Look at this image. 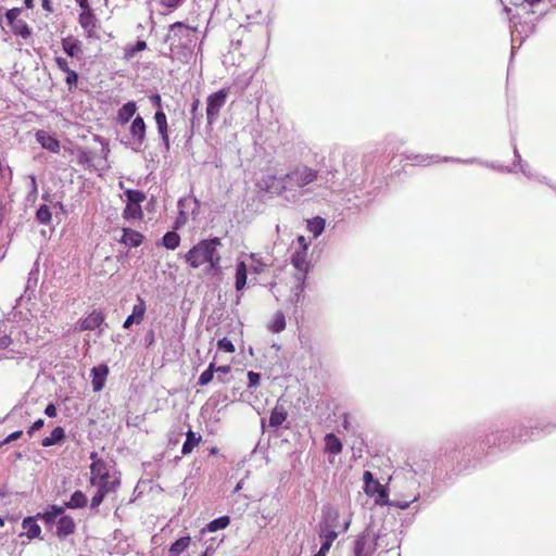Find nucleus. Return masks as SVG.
Here are the masks:
<instances>
[{
	"label": "nucleus",
	"mask_w": 556,
	"mask_h": 556,
	"mask_svg": "<svg viewBox=\"0 0 556 556\" xmlns=\"http://www.w3.org/2000/svg\"><path fill=\"white\" fill-rule=\"evenodd\" d=\"M22 435H23V431H22V430H16V431L12 432L11 434H9V435H8V437L2 441V443H3V445H4V444H8V443H10V442H12V441H15V440L20 439Z\"/></svg>",
	"instance_id": "6e6d98bb"
},
{
	"label": "nucleus",
	"mask_w": 556,
	"mask_h": 556,
	"mask_svg": "<svg viewBox=\"0 0 556 556\" xmlns=\"http://www.w3.org/2000/svg\"><path fill=\"white\" fill-rule=\"evenodd\" d=\"M298 243H299V248H300L298 251L307 252L308 242L306 241L305 237L299 236L298 237Z\"/></svg>",
	"instance_id": "bf43d9fd"
},
{
	"label": "nucleus",
	"mask_w": 556,
	"mask_h": 556,
	"mask_svg": "<svg viewBox=\"0 0 556 556\" xmlns=\"http://www.w3.org/2000/svg\"><path fill=\"white\" fill-rule=\"evenodd\" d=\"M197 28L186 25L182 22H175L169 27L167 40L172 42H178L179 45L188 46L193 40L191 37L192 33H195Z\"/></svg>",
	"instance_id": "1a4fd4ad"
},
{
	"label": "nucleus",
	"mask_w": 556,
	"mask_h": 556,
	"mask_svg": "<svg viewBox=\"0 0 556 556\" xmlns=\"http://www.w3.org/2000/svg\"><path fill=\"white\" fill-rule=\"evenodd\" d=\"M45 425V420L39 418L37 419L27 430V434L31 437L35 431L40 430Z\"/></svg>",
	"instance_id": "5fc2aeb1"
},
{
	"label": "nucleus",
	"mask_w": 556,
	"mask_h": 556,
	"mask_svg": "<svg viewBox=\"0 0 556 556\" xmlns=\"http://www.w3.org/2000/svg\"><path fill=\"white\" fill-rule=\"evenodd\" d=\"M230 523V518L228 516L218 517L211 522L207 523L206 528L202 529L201 533L205 534L206 532H215L217 530L225 529Z\"/></svg>",
	"instance_id": "473e14b6"
},
{
	"label": "nucleus",
	"mask_w": 556,
	"mask_h": 556,
	"mask_svg": "<svg viewBox=\"0 0 556 556\" xmlns=\"http://www.w3.org/2000/svg\"><path fill=\"white\" fill-rule=\"evenodd\" d=\"M291 263L299 271L296 275H305L309 271L311 264L306 260V252L295 251L291 256Z\"/></svg>",
	"instance_id": "a878e982"
},
{
	"label": "nucleus",
	"mask_w": 556,
	"mask_h": 556,
	"mask_svg": "<svg viewBox=\"0 0 556 556\" xmlns=\"http://www.w3.org/2000/svg\"><path fill=\"white\" fill-rule=\"evenodd\" d=\"M364 492L375 497V503L380 506L389 503V494L386 485H382L368 470L363 473Z\"/></svg>",
	"instance_id": "7ed1b4c3"
},
{
	"label": "nucleus",
	"mask_w": 556,
	"mask_h": 556,
	"mask_svg": "<svg viewBox=\"0 0 556 556\" xmlns=\"http://www.w3.org/2000/svg\"><path fill=\"white\" fill-rule=\"evenodd\" d=\"M217 346L219 350H223L227 353L235 352L233 343L230 340H228L227 338H223V339L218 340Z\"/></svg>",
	"instance_id": "49530a36"
},
{
	"label": "nucleus",
	"mask_w": 556,
	"mask_h": 556,
	"mask_svg": "<svg viewBox=\"0 0 556 556\" xmlns=\"http://www.w3.org/2000/svg\"><path fill=\"white\" fill-rule=\"evenodd\" d=\"M151 101L159 108V110L162 109V99L160 94H153L151 97Z\"/></svg>",
	"instance_id": "774afa93"
},
{
	"label": "nucleus",
	"mask_w": 556,
	"mask_h": 556,
	"mask_svg": "<svg viewBox=\"0 0 556 556\" xmlns=\"http://www.w3.org/2000/svg\"><path fill=\"white\" fill-rule=\"evenodd\" d=\"M336 529L337 528H319L318 534L323 540L333 543L338 536Z\"/></svg>",
	"instance_id": "37998d69"
},
{
	"label": "nucleus",
	"mask_w": 556,
	"mask_h": 556,
	"mask_svg": "<svg viewBox=\"0 0 556 556\" xmlns=\"http://www.w3.org/2000/svg\"><path fill=\"white\" fill-rule=\"evenodd\" d=\"M268 329L274 333H279L286 329V318L282 312H277L274 316L273 323Z\"/></svg>",
	"instance_id": "58836bf2"
},
{
	"label": "nucleus",
	"mask_w": 556,
	"mask_h": 556,
	"mask_svg": "<svg viewBox=\"0 0 556 556\" xmlns=\"http://www.w3.org/2000/svg\"><path fill=\"white\" fill-rule=\"evenodd\" d=\"M64 513V507L58 505H51L49 510L38 513L37 517L43 521L46 527L51 529L54 525L56 526V518Z\"/></svg>",
	"instance_id": "aec40b11"
},
{
	"label": "nucleus",
	"mask_w": 556,
	"mask_h": 556,
	"mask_svg": "<svg viewBox=\"0 0 556 556\" xmlns=\"http://www.w3.org/2000/svg\"><path fill=\"white\" fill-rule=\"evenodd\" d=\"M104 497H105V495L103 494V492L98 489V491L91 498L90 508L96 509L98 506H100V504L103 502Z\"/></svg>",
	"instance_id": "8fccbe9b"
},
{
	"label": "nucleus",
	"mask_w": 556,
	"mask_h": 556,
	"mask_svg": "<svg viewBox=\"0 0 556 556\" xmlns=\"http://www.w3.org/2000/svg\"><path fill=\"white\" fill-rule=\"evenodd\" d=\"M37 220L40 224L48 225L51 222L52 215L48 205L42 204L39 206L36 213Z\"/></svg>",
	"instance_id": "79ce46f5"
},
{
	"label": "nucleus",
	"mask_w": 556,
	"mask_h": 556,
	"mask_svg": "<svg viewBox=\"0 0 556 556\" xmlns=\"http://www.w3.org/2000/svg\"><path fill=\"white\" fill-rule=\"evenodd\" d=\"M146 139L147 124L140 115H137L129 125L126 143L135 150H140L144 146Z\"/></svg>",
	"instance_id": "39448f33"
},
{
	"label": "nucleus",
	"mask_w": 556,
	"mask_h": 556,
	"mask_svg": "<svg viewBox=\"0 0 556 556\" xmlns=\"http://www.w3.org/2000/svg\"><path fill=\"white\" fill-rule=\"evenodd\" d=\"M143 239L144 237L140 232L131 228H123V236L119 242L130 248H137L143 242Z\"/></svg>",
	"instance_id": "b1692460"
},
{
	"label": "nucleus",
	"mask_w": 556,
	"mask_h": 556,
	"mask_svg": "<svg viewBox=\"0 0 556 556\" xmlns=\"http://www.w3.org/2000/svg\"><path fill=\"white\" fill-rule=\"evenodd\" d=\"M180 243V236L176 231H167L162 238V244L168 250H175Z\"/></svg>",
	"instance_id": "4c0bfd02"
},
{
	"label": "nucleus",
	"mask_w": 556,
	"mask_h": 556,
	"mask_svg": "<svg viewBox=\"0 0 556 556\" xmlns=\"http://www.w3.org/2000/svg\"><path fill=\"white\" fill-rule=\"evenodd\" d=\"M147 309L146 302L141 296H137V304L134 305L131 314L125 319L123 327L130 328L134 324L139 325L144 317Z\"/></svg>",
	"instance_id": "ddd939ff"
},
{
	"label": "nucleus",
	"mask_w": 556,
	"mask_h": 556,
	"mask_svg": "<svg viewBox=\"0 0 556 556\" xmlns=\"http://www.w3.org/2000/svg\"><path fill=\"white\" fill-rule=\"evenodd\" d=\"M182 0H161V4L167 9H176Z\"/></svg>",
	"instance_id": "4d7b16f0"
},
{
	"label": "nucleus",
	"mask_w": 556,
	"mask_h": 556,
	"mask_svg": "<svg viewBox=\"0 0 556 556\" xmlns=\"http://www.w3.org/2000/svg\"><path fill=\"white\" fill-rule=\"evenodd\" d=\"M185 205H193L192 214L199 208V202L194 198H182L178 201L179 215L176 219V228L188 220V212L185 211Z\"/></svg>",
	"instance_id": "5701e85b"
},
{
	"label": "nucleus",
	"mask_w": 556,
	"mask_h": 556,
	"mask_svg": "<svg viewBox=\"0 0 556 556\" xmlns=\"http://www.w3.org/2000/svg\"><path fill=\"white\" fill-rule=\"evenodd\" d=\"M201 435L200 434H197L195 432H193L192 430H189L187 433H186V441L184 442L182 444V448H181V453L182 455H188L192 452V450L194 448V446H197L199 444V442L201 441Z\"/></svg>",
	"instance_id": "7c9ffc66"
},
{
	"label": "nucleus",
	"mask_w": 556,
	"mask_h": 556,
	"mask_svg": "<svg viewBox=\"0 0 556 556\" xmlns=\"http://www.w3.org/2000/svg\"><path fill=\"white\" fill-rule=\"evenodd\" d=\"M155 124L157 127V131L161 136V139L166 147V149L169 148V136H168V124H167V117L166 114L162 109L157 110L154 115Z\"/></svg>",
	"instance_id": "a211bd4d"
},
{
	"label": "nucleus",
	"mask_w": 556,
	"mask_h": 556,
	"mask_svg": "<svg viewBox=\"0 0 556 556\" xmlns=\"http://www.w3.org/2000/svg\"><path fill=\"white\" fill-rule=\"evenodd\" d=\"M54 60H55V64H56L58 68L60 71H62L63 73H66L67 71L71 70L66 59H64L62 56H55Z\"/></svg>",
	"instance_id": "864d4df0"
},
{
	"label": "nucleus",
	"mask_w": 556,
	"mask_h": 556,
	"mask_svg": "<svg viewBox=\"0 0 556 556\" xmlns=\"http://www.w3.org/2000/svg\"><path fill=\"white\" fill-rule=\"evenodd\" d=\"M121 484V481L117 477L110 480V478L99 480L97 481V486L100 491L103 492L104 495L109 494L110 492H115L118 485Z\"/></svg>",
	"instance_id": "72a5a7b5"
},
{
	"label": "nucleus",
	"mask_w": 556,
	"mask_h": 556,
	"mask_svg": "<svg viewBox=\"0 0 556 556\" xmlns=\"http://www.w3.org/2000/svg\"><path fill=\"white\" fill-rule=\"evenodd\" d=\"M510 434H513L517 441L526 442L528 439H531L533 431L530 432L528 428L520 426L517 429H514L513 433L509 431H501L488 434L484 442L489 445L493 444L505 446L509 441Z\"/></svg>",
	"instance_id": "20e7f679"
},
{
	"label": "nucleus",
	"mask_w": 556,
	"mask_h": 556,
	"mask_svg": "<svg viewBox=\"0 0 556 556\" xmlns=\"http://www.w3.org/2000/svg\"><path fill=\"white\" fill-rule=\"evenodd\" d=\"M76 531V523L74 519L64 515V513L60 516L56 522V531L55 534L59 540H65L68 535L73 534Z\"/></svg>",
	"instance_id": "f8f14e48"
},
{
	"label": "nucleus",
	"mask_w": 556,
	"mask_h": 556,
	"mask_svg": "<svg viewBox=\"0 0 556 556\" xmlns=\"http://www.w3.org/2000/svg\"><path fill=\"white\" fill-rule=\"evenodd\" d=\"M457 450V445L454 444V443H448L446 445H444L441 450H440V457H450L452 452H455Z\"/></svg>",
	"instance_id": "603ef678"
},
{
	"label": "nucleus",
	"mask_w": 556,
	"mask_h": 556,
	"mask_svg": "<svg viewBox=\"0 0 556 556\" xmlns=\"http://www.w3.org/2000/svg\"><path fill=\"white\" fill-rule=\"evenodd\" d=\"M287 417L288 412L281 403V399H279L270 412L268 427L277 430L286 421Z\"/></svg>",
	"instance_id": "2eb2a0df"
},
{
	"label": "nucleus",
	"mask_w": 556,
	"mask_h": 556,
	"mask_svg": "<svg viewBox=\"0 0 556 556\" xmlns=\"http://www.w3.org/2000/svg\"><path fill=\"white\" fill-rule=\"evenodd\" d=\"M296 286L292 290L291 301L293 303H299L303 298L304 289H305V275H295Z\"/></svg>",
	"instance_id": "c9c22d12"
},
{
	"label": "nucleus",
	"mask_w": 556,
	"mask_h": 556,
	"mask_svg": "<svg viewBox=\"0 0 556 556\" xmlns=\"http://www.w3.org/2000/svg\"><path fill=\"white\" fill-rule=\"evenodd\" d=\"M248 379H249L248 389L252 390V389H255L258 387L260 381H261V375L255 371H249Z\"/></svg>",
	"instance_id": "a18cd8bd"
},
{
	"label": "nucleus",
	"mask_w": 556,
	"mask_h": 556,
	"mask_svg": "<svg viewBox=\"0 0 556 556\" xmlns=\"http://www.w3.org/2000/svg\"><path fill=\"white\" fill-rule=\"evenodd\" d=\"M125 195L127 198V203L140 204L142 201L146 200L144 192L140 190L126 189Z\"/></svg>",
	"instance_id": "a19ab883"
},
{
	"label": "nucleus",
	"mask_w": 556,
	"mask_h": 556,
	"mask_svg": "<svg viewBox=\"0 0 556 556\" xmlns=\"http://www.w3.org/2000/svg\"><path fill=\"white\" fill-rule=\"evenodd\" d=\"M41 5L42 9L48 13H52L54 11L50 0H41Z\"/></svg>",
	"instance_id": "69168bd1"
},
{
	"label": "nucleus",
	"mask_w": 556,
	"mask_h": 556,
	"mask_svg": "<svg viewBox=\"0 0 556 556\" xmlns=\"http://www.w3.org/2000/svg\"><path fill=\"white\" fill-rule=\"evenodd\" d=\"M77 5L80 8V12H86L87 10H92L89 0H75Z\"/></svg>",
	"instance_id": "052dcab7"
},
{
	"label": "nucleus",
	"mask_w": 556,
	"mask_h": 556,
	"mask_svg": "<svg viewBox=\"0 0 556 556\" xmlns=\"http://www.w3.org/2000/svg\"><path fill=\"white\" fill-rule=\"evenodd\" d=\"M90 482L92 485L97 484V481L110 478L109 466L103 459H96L90 466Z\"/></svg>",
	"instance_id": "dca6fc26"
},
{
	"label": "nucleus",
	"mask_w": 556,
	"mask_h": 556,
	"mask_svg": "<svg viewBox=\"0 0 556 556\" xmlns=\"http://www.w3.org/2000/svg\"><path fill=\"white\" fill-rule=\"evenodd\" d=\"M219 247H222V241L217 237L200 240L184 255V260L194 269L207 264L206 274L217 275L222 268Z\"/></svg>",
	"instance_id": "f257e3e1"
},
{
	"label": "nucleus",
	"mask_w": 556,
	"mask_h": 556,
	"mask_svg": "<svg viewBox=\"0 0 556 556\" xmlns=\"http://www.w3.org/2000/svg\"><path fill=\"white\" fill-rule=\"evenodd\" d=\"M137 104L135 101H128L127 103H125L122 108H119L117 110V113H116V122L118 125H126L128 124L131 118L135 116V114L137 113Z\"/></svg>",
	"instance_id": "6ab92c4d"
},
{
	"label": "nucleus",
	"mask_w": 556,
	"mask_h": 556,
	"mask_svg": "<svg viewBox=\"0 0 556 556\" xmlns=\"http://www.w3.org/2000/svg\"><path fill=\"white\" fill-rule=\"evenodd\" d=\"M419 495H416L413 497V500L410 501H390L389 500V503H387L386 505L388 506H393V507H396V508H400V509H406L409 507L410 503L413 502H416L418 500Z\"/></svg>",
	"instance_id": "c03bdc74"
},
{
	"label": "nucleus",
	"mask_w": 556,
	"mask_h": 556,
	"mask_svg": "<svg viewBox=\"0 0 556 556\" xmlns=\"http://www.w3.org/2000/svg\"><path fill=\"white\" fill-rule=\"evenodd\" d=\"M21 13L22 9L20 8L10 9L5 13V18L11 28V31L15 36H20L23 39L27 40L31 36V28L24 20L20 18Z\"/></svg>",
	"instance_id": "0eeeda50"
},
{
	"label": "nucleus",
	"mask_w": 556,
	"mask_h": 556,
	"mask_svg": "<svg viewBox=\"0 0 556 556\" xmlns=\"http://www.w3.org/2000/svg\"><path fill=\"white\" fill-rule=\"evenodd\" d=\"M104 321V315L101 312L93 311L86 318L80 320L79 330H93Z\"/></svg>",
	"instance_id": "393cba45"
},
{
	"label": "nucleus",
	"mask_w": 556,
	"mask_h": 556,
	"mask_svg": "<svg viewBox=\"0 0 556 556\" xmlns=\"http://www.w3.org/2000/svg\"><path fill=\"white\" fill-rule=\"evenodd\" d=\"M307 228L311 232L314 233L315 237H317L325 229V220L321 217H315L313 219H309L307 223Z\"/></svg>",
	"instance_id": "ea45409f"
},
{
	"label": "nucleus",
	"mask_w": 556,
	"mask_h": 556,
	"mask_svg": "<svg viewBox=\"0 0 556 556\" xmlns=\"http://www.w3.org/2000/svg\"><path fill=\"white\" fill-rule=\"evenodd\" d=\"M331 545H332L331 542L323 540V543H321V546H320V549L318 551V553L326 556V553L330 549Z\"/></svg>",
	"instance_id": "0e129e2a"
},
{
	"label": "nucleus",
	"mask_w": 556,
	"mask_h": 556,
	"mask_svg": "<svg viewBox=\"0 0 556 556\" xmlns=\"http://www.w3.org/2000/svg\"><path fill=\"white\" fill-rule=\"evenodd\" d=\"M45 414L51 418L55 417L58 414L55 405L52 403L48 404L45 409Z\"/></svg>",
	"instance_id": "13d9d810"
},
{
	"label": "nucleus",
	"mask_w": 556,
	"mask_h": 556,
	"mask_svg": "<svg viewBox=\"0 0 556 556\" xmlns=\"http://www.w3.org/2000/svg\"><path fill=\"white\" fill-rule=\"evenodd\" d=\"M37 519L39 518L36 515L26 517L22 521V527L24 530H26V535L30 540L40 538L41 529L40 526L37 523Z\"/></svg>",
	"instance_id": "bb28decb"
},
{
	"label": "nucleus",
	"mask_w": 556,
	"mask_h": 556,
	"mask_svg": "<svg viewBox=\"0 0 556 556\" xmlns=\"http://www.w3.org/2000/svg\"><path fill=\"white\" fill-rule=\"evenodd\" d=\"M247 265L244 262H240L237 264L236 268V289L237 291H241L247 285Z\"/></svg>",
	"instance_id": "f704fd0d"
},
{
	"label": "nucleus",
	"mask_w": 556,
	"mask_h": 556,
	"mask_svg": "<svg viewBox=\"0 0 556 556\" xmlns=\"http://www.w3.org/2000/svg\"><path fill=\"white\" fill-rule=\"evenodd\" d=\"M90 375L92 377V390L99 392L104 388L109 375V367L105 364L94 366L91 368Z\"/></svg>",
	"instance_id": "4468645a"
},
{
	"label": "nucleus",
	"mask_w": 556,
	"mask_h": 556,
	"mask_svg": "<svg viewBox=\"0 0 556 556\" xmlns=\"http://www.w3.org/2000/svg\"><path fill=\"white\" fill-rule=\"evenodd\" d=\"M229 94V88H223L210 94L206 99V119L212 125L217 117L222 108L226 104Z\"/></svg>",
	"instance_id": "423d86ee"
},
{
	"label": "nucleus",
	"mask_w": 556,
	"mask_h": 556,
	"mask_svg": "<svg viewBox=\"0 0 556 556\" xmlns=\"http://www.w3.org/2000/svg\"><path fill=\"white\" fill-rule=\"evenodd\" d=\"M339 514L338 510L331 506H324L321 520L318 528H338Z\"/></svg>",
	"instance_id": "4be33fe9"
},
{
	"label": "nucleus",
	"mask_w": 556,
	"mask_h": 556,
	"mask_svg": "<svg viewBox=\"0 0 556 556\" xmlns=\"http://www.w3.org/2000/svg\"><path fill=\"white\" fill-rule=\"evenodd\" d=\"M293 176H257L254 181L255 192L262 201L280 195L287 190V184Z\"/></svg>",
	"instance_id": "f03ea898"
},
{
	"label": "nucleus",
	"mask_w": 556,
	"mask_h": 556,
	"mask_svg": "<svg viewBox=\"0 0 556 556\" xmlns=\"http://www.w3.org/2000/svg\"><path fill=\"white\" fill-rule=\"evenodd\" d=\"M36 139L43 149L54 153L60 151L59 140L54 136L50 135L48 131L43 129L38 130L36 132Z\"/></svg>",
	"instance_id": "f3484780"
},
{
	"label": "nucleus",
	"mask_w": 556,
	"mask_h": 556,
	"mask_svg": "<svg viewBox=\"0 0 556 556\" xmlns=\"http://www.w3.org/2000/svg\"><path fill=\"white\" fill-rule=\"evenodd\" d=\"M80 163L85 164L87 170H104L106 167V160L97 152H83L80 155Z\"/></svg>",
	"instance_id": "9b49d317"
},
{
	"label": "nucleus",
	"mask_w": 556,
	"mask_h": 556,
	"mask_svg": "<svg viewBox=\"0 0 556 556\" xmlns=\"http://www.w3.org/2000/svg\"><path fill=\"white\" fill-rule=\"evenodd\" d=\"M191 538L189 535L176 540L168 549V556H179L185 549L188 548Z\"/></svg>",
	"instance_id": "2f4dec72"
},
{
	"label": "nucleus",
	"mask_w": 556,
	"mask_h": 556,
	"mask_svg": "<svg viewBox=\"0 0 556 556\" xmlns=\"http://www.w3.org/2000/svg\"><path fill=\"white\" fill-rule=\"evenodd\" d=\"M206 369H207V370H211L213 375H214L215 372H216V374H220V372L229 374V372H230V366H228V365H223V366H218V367H216V366H215V363H211Z\"/></svg>",
	"instance_id": "3c124183"
},
{
	"label": "nucleus",
	"mask_w": 556,
	"mask_h": 556,
	"mask_svg": "<svg viewBox=\"0 0 556 556\" xmlns=\"http://www.w3.org/2000/svg\"><path fill=\"white\" fill-rule=\"evenodd\" d=\"M215 553V546L213 544H207L205 551L201 556H213Z\"/></svg>",
	"instance_id": "338daca9"
},
{
	"label": "nucleus",
	"mask_w": 556,
	"mask_h": 556,
	"mask_svg": "<svg viewBox=\"0 0 556 556\" xmlns=\"http://www.w3.org/2000/svg\"><path fill=\"white\" fill-rule=\"evenodd\" d=\"M65 439V430L62 427H55L49 437H46L41 441V445L45 447L52 446L61 443Z\"/></svg>",
	"instance_id": "cd10ccee"
},
{
	"label": "nucleus",
	"mask_w": 556,
	"mask_h": 556,
	"mask_svg": "<svg viewBox=\"0 0 556 556\" xmlns=\"http://www.w3.org/2000/svg\"><path fill=\"white\" fill-rule=\"evenodd\" d=\"M87 496L79 490L75 491L70 501L65 502L64 503V508H71V509H76V508H83L87 505Z\"/></svg>",
	"instance_id": "c85d7f7f"
},
{
	"label": "nucleus",
	"mask_w": 556,
	"mask_h": 556,
	"mask_svg": "<svg viewBox=\"0 0 556 556\" xmlns=\"http://www.w3.org/2000/svg\"><path fill=\"white\" fill-rule=\"evenodd\" d=\"M12 340L9 336L0 337V349H7L11 344Z\"/></svg>",
	"instance_id": "e2e57ef3"
},
{
	"label": "nucleus",
	"mask_w": 556,
	"mask_h": 556,
	"mask_svg": "<svg viewBox=\"0 0 556 556\" xmlns=\"http://www.w3.org/2000/svg\"><path fill=\"white\" fill-rule=\"evenodd\" d=\"M214 378V375L211 370L205 369L198 379V384L203 387L208 384Z\"/></svg>",
	"instance_id": "09e8293b"
},
{
	"label": "nucleus",
	"mask_w": 556,
	"mask_h": 556,
	"mask_svg": "<svg viewBox=\"0 0 556 556\" xmlns=\"http://www.w3.org/2000/svg\"><path fill=\"white\" fill-rule=\"evenodd\" d=\"M376 541L377 535L371 530H364L354 542V556H371L376 549Z\"/></svg>",
	"instance_id": "6e6552de"
},
{
	"label": "nucleus",
	"mask_w": 556,
	"mask_h": 556,
	"mask_svg": "<svg viewBox=\"0 0 556 556\" xmlns=\"http://www.w3.org/2000/svg\"><path fill=\"white\" fill-rule=\"evenodd\" d=\"M65 74H66L65 81L68 85L70 90H72V88L76 87V85L78 83V74L73 70L67 71Z\"/></svg>",
	"instance_id": "de8ad7c7"
},
{
	"label": "nucleus",
	"mask_w": 556,
	"mask_h": 556,
	"mask_svg": "<svg viewBox=\"0 0 556 556\" xmlns=\"http://www.w3.org/2000/svg\"><path fill=\"white\" fill-rule=\"evenodd\" d=\"M62 49L71 58H79L83 54L81 42L74 36L62 39Z\"/></svg>",
	"instance_id": "412c9836"
},
{
	"label": "nucleus",
	"mask_w": 556,
	"mask_h": 556,
	"mask_svg": "<svg viewBox=\"0 0 556 556\" xmlns=\"http://www.w3.org/2000/svg\"><path fill=\"white\" fill-rule=\"evenodd\" d=\"M78 24L85 30L86 37L88 39L99 38L97 34L98 18L93 9L89 11L87 10L86 12H80L78 14Z\"/></svg>",
	"instance_id": "9d476101"
},
{
	"label": "nucleus",
	"mask_w": 556,
	"mask_h": 556,
	"mask_svg": "<svg viewBox=\"0 0 556 556\" xmlns=\"http://www.w3.org/2000/svg\"><path fill=\"white\" fill-rule=\"evenodd\" d=\"M325 451L330 455H337L342 451V443L333 433L326 434Z\"/></svg>",
	"instance_id": "c756f323"
},
{
	"label": "nucleus",
	"mask_w": 556,
	"mask_h": 556,
	"mask_svg": "<svg viewBox=\"0 0 556 556\" xmlns=\"http://www.w3.org/2000/svg\"><path fill=\"white\" fill-rule=\"evenodd\" d=\"M317 176H304V178H301L296 181L298 186L300 188H303L305 187L306 185H308L309 182L313 181V178H316Z\"/></svg>",
	"instance_id": "680f3d73"
},
{
	"label": "nucleus",
	"mask_w": 556,
	"mask_h": 556,
	"mask_svg": "<svg viewBox=\"0 0 556 556\" xmlns=\"http://www.w3.org/2000/svg\"><path fill=\"white\" fill-rule=\"evenodd\" d=\"M123 217L125 219H139L142 217V208L140 204L127 203L124 211Z\"/></svg>",
	"instance_id": "e433bc0d"
}]
</instances>
